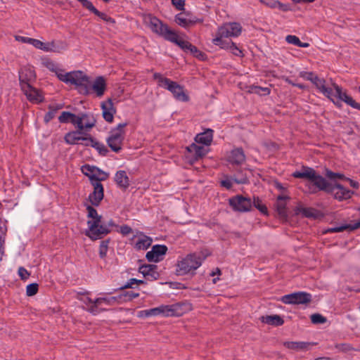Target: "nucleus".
Here are the masks:
<instances>
[{"label": "nucleus", "instance_id": "79ce46f5", "mask_svg": "<svg viewBox=\"0 0 360 360\" xmlns=\"http://www.w3.org/2000/svg\"><path fill=\"white\" fill-rule=\"evenodd\" d=\"M249 91L250 93L257 94L259 95H269L271 92V90L267 87H261L252 85L250 86Z\"/></svg>", "mask_w": 360, "mask_h": 360}, {"label": "nucleus", "instance_id": "de8ad7c7", "mask_svg": "<svg viewBox=\"0 0 360 360\" xmlns=\"http://www.w3.org/2000/svg\"><path fill=\"white\" fill-rule=\"evenodd\" d=\"M70 117H75V114L70 112L63 111L58 117V121L60 123L70 122Z\"/></svg>", "mask_w": 360, "mask_h": 360}, {"label": "nucleus", "instance_id": "8fccbe9b", "mask_svg": "<svg viewBox=\"0 0 360 360\" xmlns=\"http://www.w3.org/2000/svg\"><path fill=\"white\" fill-rule=\"evenodd\" d=\"M70 122L76 125L78 129L83 130V122H82L81 114L76 115L75 117H70Z\"/></svg>", "mask_w": 360, "mask_h": 360}, {"label": "nucleus", "instance_id": "aec40b11", "mask_svg": "<svg viewBox=\"0 0 360 360\" xmlns=\"http://www.w3.org/2000/svg\"><path fill=\"white\" fill-rule=\"evenodd\" d=\"M158 266L155 264H143L141 265L139 271L149 281H155L158 279L160 274L157 271Z\"/></svg>", "mask_w": 360, "mask_h": 360}, {"label": "nucleus", "instance_id": "5701e85b", "mask_svg": "<svg viewBox=\"0 0 360 360\" xmlns=\"http://www.w3.org/2000/svg\"><path fill=\"white\" fill-rule=\"evenodd\" d=\"M22 91L26 95L27 99L31 102L40 103L43 101L44 97L41 92L30 85L28 89H23Z\"/></svg>", "mask_w": 360, "mask_h": 360}, {"label": "nucleus", "instance_id": "c85d7f7f", "mask_svg": "<svg viewBox=\"0 0 360 360\" xmlns=\"http://www.w3.org/2000/svg\"><path fill=\"white\" fill-rule=\"evenodd\" d=\"M190 14L188 12H184L176 14L175 15L176 23L183 27H188L190 25H194L196 21L195 20L188 18L187 17Z\"/></svg>", "mask_w": 360, "mask_h": 360}, {"label": "nucleus", "instance_id": "0e129e2a", "mask_svg": "<svg viewBox=\"0 0 360 360\" xmlns=\"http://www.w3.org/2000/svg\"><path fill=\"white\" fill-rule=\"evenodd\" d=\"M316 75L312 72H300V76L303 79L311 81Z\"/></svg>", "mask_w": 360, "mask_h": 360}, {"label": "nucleus", "instance_id": "4468645a", "mask_svg": "<svg viewBox=\"0 0 360 360\" xmlns=\"http://www.w3.org/2000/svg\"><path fill=\"white\" fill-rule=\"evenodd\" d=\"M316 87L325 96L329 98L330 101L333 102V103L339 107L341 106L338 102H335L332 98L333 96V89L329 87L326 86V80L323 78H319L317 75H315L313 77V79L311 81Z\"/></svg>", "mask_w": 360, "mask_h": 360}, {"label": "nucleus", "instance_id": "393cba45", "mask_svg": "<svg viewBox=\"0 0 360 360\" xmlns=\"http://www.w3.org/2000/svg\"><path fill=\"white\" fill-rule=\"evenodd\" d=\"M315 345L314 342H292V341H287L283 342V345L292 350L295 351H307L309 349L310 346Z\"/></svg>", "mask_w": 360, "mask_h": 360}, {"label": "nucleus", "instance_id": "6e6d98bb", "mask_svg": "<svg viewBox=\"0 0 360 360\" xmlns=\"http://www.w3.org/2000/svg\"><path fill=\"white\" fill-rule=\"evenodd\" d=\"M77 1L82 4V5L84 8H86L87 10H89V11H91L93 13L96 10V8L89 0H77Z\"/></svg>", "mask_w": 360, "mask_h": 360}, {"label": "nucleus", "instance_id": "bb28decb", "mask_svg": "<svg viewBox=\"0 0 360 360\" xmlns=\"http://www.w3.org/2000/svg\"><path fill=\"white\" fill-rule=\"evenodd\" d=\"M91 89L98 97L103 96L106 89V83L104 78L101 76L96 77Z\"/></svg>", "mask_w": 360, "mask_h": 360}, {"label": "nucleus", "instance_id": "f8f14e48", "mask_svg": "<svg viewBox=\"0 0 360 360\" xmlns=\"http://www.w3.org/2000/svg\"><path fill=\"white\" fill-rule=\"evenodd\" d=\"M311 174L313 176L309 178V181L313 184V185L317 187L319 190L323 191L327 193L333 192L332 184L329 183L322 176L316 174V171L314 169L311 172Z\"/></svg>", "mask_w": 360, "mask_h": 360}, {"label": "nucleus", "instance_id": "cd10ccee", "mask_svg": "<svg viewBox=\"0 0 360 360\" xmlns=\"http://www.w3.org/2000/svg\"><path fill=\"white\" fill-rule=\"evenodd\" d=\"M169 37L167 38V41H171L177 46H179L185 52H188L189 44H191L188 41H185L179 37L177 33L173 30Z\"/></svg>", "mask_w": 360, "mask_h": 360}, {"label": "nucleus", "instance_id": "680f3d73", "mask_svg": "<svg viewBox=\"0 0 360 360\" xmlns=\"http://www.w3.org/2000/svg\"><path fill=\"white\" fill-rule=\"evenodd\" d=\"M285 40L288 43L297 46L300 43V39L295 35H288L285 37Z\"/></svg>", "mask_w": 360, "mask_h": 360}, {"label": "nucleus", "instance_id": "5fc2aeb1", "mask_svg": "<svg viewBox=\"0 0 360 360\" xmlns=\"http://www.w3.org/2000/svg\"><path fill=\"white\" fill-rule=\"evenodd\" d=\"M143 283H145V281L143 280H139V279H136V278H131V279H129V281L127 282V283L126 285H124L122 287H120V289L123 290L125 288H132V285H134V284H143Z\"/></svg>", "mask_w": 360, "mask_h": 360}, {"label": "nucleus", "instance_id": "e2e57ef3", "mask_svg": "<svg viewBox=\"0 0 360 360\" xmlns=\"http://www.w3.org/2000/svg\"><path fill=\"white\" fill-rule=\"evenodd\" d=\"M123 296L126 298V301H130L136 297H138L139 296V294L138 292H134L133 291H129L123 294Z\"/></svg>", "mask_w": 360, "mask_h": 360}, {"label": "nucleus", "instance_id": "e433bc0d", "mask_svg": "<svg viewBox=\"0 0 360 360\" xmlns=\"http://www.w3.org/2000/svg\"><path fill=\"white\" fill-rule=\"evenodd\" d=\"M152 243V239L147 236H142L140 237L136 244H135V248L136 250H146L148 249Z\"/></svg>", "mask_w": 360, "mask_h": 360}, {"label": "nucleus", "instance_id": "37998d69", "mask_svg": "<svg viewBox=\"0 0 360 360\" xmlns=\"http://www.w3.org/2000/svg\"><path fill=\"white\" fill-rule=\"evenodd\" d=\"M91 147L94 148L101 155L105 156L108 153V150L105 146L103 143L97 141L96 139L93 142Z\"/></svg>", "mask_w": 360, "mask_h": 360}, {"label": "nucleus", "instance_id": "a19ab883", "mask_svg": "<svg viewBox=\"0 0 360 360\" xmlns=\"http://www.w3.org/2000/svg\"><path fill=\"white\" fill-rule=\"evenodd\" d=\"M256 207L261 213L264 214H268V210L266 206L262 203V200L259 197H254L253 202H252V206Z\"/></svg>", "mask_w": 360, "mask_h": 360}, {"label": "nucleus", "instance_id": "c756f323", "mask_svg": "<svg viewBox=\"0 0 360 360\" xmlns=\"http://www.w3.org/2000/svg\"><path fill=\"white\" fill-rule=\"evenodd\" d=\"M260 320L262 323L274 326H280L284 323L283 318L277 314L262 316Z\"/></svg>", "mask_w": 360, "mask_h": 360}, {"label": "nucleus", "instance_id": "864d4df0", "mask_svg": "<svg viewBox=\"0 0 360 360\" xmlns=\"http://www.w3.org/2000/svg\"><path fill=\"white\" fill-rule=\"evenodd\" d=\"M82 135L84 139H82V141H83V143H80V144L84 146H91L95 139L87 133H84Z\"/></svg>", "mask_w": 360, "mask_h": 360}, {"label": "nucleus", "instance_id": "7ed1b4c3", "mask_svg": "<svg viewBox=\"0 0 360 360\" xmlns=\"http://www.w3.org/2000/svg\"><path fill=\"white\" fill-rule=\"evenodd\" d=\"M205 258L196 252L187 255L176 263L175 274L177 276L195 275V270L201 266Z\"/></svg>", "mask_w": 360, "mask_h": 360}, {"label": "nucleus", "instance_id": "1a4fd4ad", "mask_svg": "<svg viewBox=\"0 0 360 360\" xmlns=\"http://www.w3.org/2000/svg\"><path fill=\"white\" fill-rule=\"evenodd\" d=\"M229 203L234 211L240 212L250 211L252 207L251 199L241 195H237L229 198Z\"/></svg>", "mask_w": 360, "mask_h": 360}, {"label": "nucleus", "instance_id": "9b49d317", "mask_svg": "<svg viewBox=\"0 0 360 360\" xmlns=\"http://www.w3.org/2000/svg\"><path fill=\"white\" fill-rule=\"evenodd\" d=\"M36 74L30 67H23L19 71V81L21 89H28L35 81Z\"/></svg>", "mask_w": 360, "mask_h": 360}, {"label": "nucleus", "instance_id": "338daca9", "mask_svg": "<svg viewBox=\"0 0 360 360\" xmlns=\"http://www.w3.org/2000/svg\"><path fill=\"white\" fill-rule=\"evenodd\" d=\"M226 179L221 180L220 181V184L222 187L226 188V189L229 190L232 188L233 184L231 179L228 178V176H226Z\"/></svg>", "mask_w": 360, "mask_h": 360}, {"label": "nucleus", "instance_id": "2eb2a0df", "mask_svg": "<svg viewBox=\"0 0 360 360\" xmlns=\"http://www.w3.org/2000/svg\"><path fill=\"white\" fill-rule=\"evenodd\" d=\"M332 86L335 90V96L339 100L345 102L352 108L360 110V103L356 102L351 96H348L346 92H343L342 87L335 83H333Z\"/></svg>", "mask_w": 360, "mask_h": 360}, {"label": "nucleus", "instance_id": "49530a36", "mask_svg": "<svg viewBox=\"0 0 360 360\" xmlns=\"http://www.w3.org/2000/svg\"><path fill=\"white\" fill-rule=\"evenodd\" d=\"M94 14H95L96 15H97L101 19H102L108 23L114 24L115 22V20L112 18L108 16L105 13L99 11L97 8L94 11Z\"/></svg>", "mask_w": 360, "mask_h": 360}, {"label": "nucleus", "instance_id": "4d7b16f0", "mask_svg": "<svg viewBox=\"0 0 360 360\" xmlns=\"http://www.w3.org/2000/svg\"><path fill=\"white\" fill-rule=\"evenodd\" d=\"M153 78L155 79H157L158 81V84L160 86H162L163 87L165 86L166 85V82H165V80H170L168 78H166V77H163L162 76V75L160 73H158V72H155L154 75H153Z\"/></svg>", "mask_w": 360, "mask_h": 360}, {"label": "nucleus", "instance_id": "a18cd8bd", "mask_svg": "<svg viewBox=\"0 0 360 360\" xmlns=\"http://www.w3.org/2000/svg\"><path fill=\"white\" fill-rule=\"evenodd\" d=\"M311 321L314 324L325 323L327 319L320 314H314L311 316Z\"/></svg>", "mask_w": 360, "mask_h": 360}, {"label": "nucleus", "instance_id": "bf43d9fd", "mask_svg": "<svg viewBox=\"0 0 360 360\" xmlns=\"http://www.w3.org/2000/svg\"><path fill=\"white\" fill-rule=\"evenodd\" d=\"M345 230H347V226H345V225H342L340 226L328 229L325 230L323 233H328L342 232Z\"/></svg>", "mask_w": 360, "mask_h": 360}, {"label": "nucleus", "instance_id": "20e7f679", "mask_svg": "<svg viewBox=\"0 0 360 360\" xmlns=\"http://www.w3.org/2000/svg\"><path fill=\"white\" fill-rule=\"evenodd\" d=\"M127 124V122L120 123L110 131V135L107 138L106 142L113 152L119 153L122 150L125 136L124 127Z\"/></svg>", "mask_w": 360, "mask_h": 360}, {"label": "nucleus", "instance_id": "f3484780", "mask_svg": "<svg viewBox=\"0 0 360 360\" xmlns=\"http://www.w3.org/2000/svg\"><path fill=\"white\" fill-rule=\"evenodd\" d=\"M241 26L238 22H231L220 27L219 34L225 37H238L241 33Z\"/></svg>", "mask_w": 360, "mask_h": 360}, {"label": "nucleus", "instance_id": "f03ea898", "mask_svg": "<svg viewBox=\"0 0 360 360\" xmlns=\"http://www.w3.org/2000/svg\"><path fill=\"white\" fill-rule=\"evenodd\" d=\"M88 211V217L93 219L92 221H88L87 224L89 231L86 232V236L93 240L103 238L105 236L110 233V229L105 224L101 223V216L98 214L96 210L91 205L86 207Z\"/></svg>", "mask_w": 360, "mask_h": 360}, {"label": "nucleus", "instance_id": "b1692460", "mask_svg": "<svg viewBox=\"0 0 360 360\" xmlns=\"http://www.w3.org/2000/svg\"><path fill=\"white\" fill-rule=\"evenodd\" d=\"M83 134H84V132L83 130L80 129L70 131L65 135L64 140L68 144L70 145L80 144L79 141H82V139H84L82 135Z\"/></svg>", "mask_w": 360, "mask_h": 360}, {"label": "nucleus", "instance_id": "13d9d810", "mask_svg": "<svg viewBox=\"0 0 360 360\" xmlns=\"http://www.w3.org/2000/svg\"><path fill=\"white\" fill-rule=\"evenodd\" d=\"M172 4L178 10L184 11L185 6V0H171Z\"/></svg>", "mask_w": 360, "mask_h": 360}, {"label": "nucleus", "instance_id": "39448f33", "mask_svg": "<svg viewBox=\"0 0 360 360\" xmlns=\"http://www.w3.org/2000/svg\"><path fill=\"white\" fill-rule=\"evenodd\" d=\"M146 316L163 315L165 316H180L182 314L181 305L179 303L171 305H161L158 307L142 311Z\"/></svg>", "mask_w": 360, "mask_h": 360}, {"label": "nucleus", "instance_id": "423d86ee", "mask_svg": "<svg viewBox=\"0 0 360 360\" xmlns=\"http://www.w3.org/2000/svg\"><path fill=\"white\" fill-rule=\"evenodd\" d=\"M145 22L153 32L163 37L165 40L172 32L167 24H165L160 19L152 15H148L145 18Z\"/></svg>", "mask_w": 360, "mask_h": 360}, {"label": "nucleus", "instance_id": "774afa93", "mask_svg": "<svg viewBox=\"0 0 360 360\" xmlns=\"http://www.w3.org/2000/svg\"><path fill=\"white\" fill-rule=\"evenodd\" d=\"M18 274H19V276H20L21 279H22V280L27 279L30 276L29 272L24 267L19 268Z\"/></svg>", "mask_w": 360, "mask_h": 360}, {"label": "nucleus", "instance_id": "ddd939ff", "mask_svg": "<svg viewBox=\"0 0 360 360\" xmlns=\"http://www.w3.org/2000/svg\"><path fill=\"white\" fill-rule=\"evenodd\" d=\"M94 191L89 195V200L93 206H98L104 197V188L101 183L96 182L91 184Z\"/></svg>", "mask_w": 360, "mask_h": 360}, {"label": "nucleus", "instance_id": "c03bdc74", "mask_svg": "<svg viewBox=\"0 0 360 360\" xmlns=\"http://www.w3.org/2000/svg\"><path fill=\"white\" fill-rule=\"evenodd\" d=\"M110 243V238L106 240H103L101 242L99 246V256L101 258L103 259L106 257V254L108 250V244Z\"/></svg>", "mask_w": 360, "mask_h": 360}, {"label": "nucleus", "instance_id": "3c124183", "mask_svg": "<svg viewBox=\"0 0 360 360\" xmlns=\"http://www.w3.org/2000/svg\"><path fill=\"white\" fill-rule=\"evenodd\" d=\"M228 50H229L233 55H235L236 56H240V57L243 56L242 50L240 48H238L236 46V44L235 43H233V41L229 45Z\"/></svg>", "mask_w": 360, "mask_h": 360}, {"label": "nucleus", "instance_id": "f704fd0d", "mask_svg": "<svg viewBox=\"0 0 360 360\" xmlns=\"http://www.w3.org/2000/svg\"><path fill=\"white\" fill-rule=\"evenodd\" d=\"M231 179L237 184H245L248 183V177L246 169H238L231 177Z\"/></svg>", "mask_w": 360, "mask_h": 360}, {"label": "nucleus", "instance_id": "4be33fe9", "mask_svg": "<svg viewBox=\"0 0 360 360\" xmlns=\"http://www.w3.org/2000/svg\"><path fill=\"white\" fill-rule=\"evenodd\" d=\"M245 160V155L242 148L232 150L228 156V161L233 165H241Z\"/></svg>", "mask_w": 360, "mask_h": 360}, {"label": "nucleus", "instance_id": "dca6fc26", "mask_svg": "<svg viewBox=\"0 0 360 360\" xmlns=\"http://www.w3.org/2000/svg\"><path fill=\"white\" fill-rule=\"evenodd\" d=\"M333 192L328 193L334 196L339 201L349 199L354 192L345 188L342 184L335 183L333 184Z\"/></svg>", "mask_w": 360, "mask_h": 360}, {"label": "nucleus", "instance_id": "c9c22d12", "mask_svg": "<svg viewBox=\"0 0 360 360\" xmlns=\"http://www.w3.org/2000/svg\"><path fill=\"white\" fill-rule=\"evenodd\" d=\"M82 122H83V130L91 129L96 125V120L94 115L89 113H81Z\"/></svg>", "mask_w": 360, "mask_h": 360}, {"label": "nucleus", "instance_id": "a878e982", "mask_svg": "<svg viewBox=\"0 0 360 360\" xmlns=\"http://www.w3.org/2000/svg\"><path fill=\"white\" fill-rule=\"evenodd\" d=\"M115 181L117 186L123 190L128 188L130 185L129 176L124 170H119L116 172Z\"/></svg>", "mask_w": 360, "mask_h": 360}, {"label": "nucleus", "instance_id": "ea45409f", "mask_svg": "<svg viewBox=\"0 0 360 360\" xmlns=\"http://www.w3.org/2000/svg\"><path fill=\"white\" fill-rule=\"evenodd\" d=\"M49 45H50V46H49V51H51V52L59 53L61 51L66 49V48H67L66 43L61 41H59L57 42L52 41L49 42Z\"/></svg>", "mask_w": 360, "mask_h": 360}, {"label": "nucleus", "instance_id": "0eeeda50", "mask_svg": "<svg viewBox=\"0 0 360 360\" xmlns=\"http://www.w3.org/2000/svg\"><path fill=\"white\" fill-rule=\"evenodd\" d=\"M83 174L88 176L91 184L105 181L109 177V174L95 167L85 165L82 166Z\"/></svg>", "mask_w": 360, "mask_h": 360}, {"label": "nucleus", "instance_id": "a211bd4d", "mask_svg": "<svg viewBox=\"0 0 360 360\" xmlns=\"http://www.w3.org/2000/svg\"><path fill=\"white\" fill-rule=\"evenodd\" d=\"M102 115L103 119L111 123L114 119V115L116 113V109L113 106L112 100L108 98L107 101L101 103Z\"/></svg>", "mask_w": 360, "mask_h": 360}, {"label": "nucleus", "instance_id": "052dcab7", "mask_svg": "<svg viewBox=\"0 0 360 360\" xmlns=\"http://www.w3.org/2000/svg\"><path fill=\"white\" fill-rule=\"evenodd\" d=\"M335 348L338 349L339 351L342 352H349L352 349V347L350 345L342 343V344H337L335 345Z\"/></svg>", "mask_w": 360, "mask_h": 360}, {"label": "nucleus", "instance_id": "72a5a7b5", "mask_svg": "<svg viewBox=\"0 0 360 360\" xmlns=\"http://www.w3.org/2000/svg\"><path fill=\"white\" fill-rule=\"evenodd\" d=\"M295 214H302L304 217L307 218H316L318 217V211L312 207H297L295 210Z\"/></svg>", "mask_w": 360, "mask_h": 360}, {"label": "nucleus", "instance_id": "6ab92c4d", "mask_svg": "<svg viewBox=\"0 0 360 360\" xmlns=\"http://www.w3.org/2000/svg\"><path fill=\"white\" fill-rule=\"evenodd\" d=\"M167 251V247L165 245H155L152 250L146 253V257L148 262H158L160 260V256L165 255Z\"/></svg>", "mask_w": 360, "mask_h": 360}, {"label": "nucleus", "instance_id": "603ef678", "mask_svg": "<svg viewBox=\"0 0 360 360\" xmlns=\"http://www.w3.org/2000/svg\"><path fill=\"white\" fill-rule=\"evenodd\" d=\"M326 176L330 179H344L345 180L346 176L341 173H335L333 172L329 169L326 170Z\"/></svg>", "mask_w": 360, "mask_h": 360}, {"label": "nucleus", "instance_id": "473e14b6", "mask_svg": "<svg viewBox=\"0 0 360 360\" xmlns=\"http://www.w3.org/2000/svg\"><path fill=\"white\" fill-rule=\"evenodd\" d=\"M62 103H55L49 105V111L45 114L44 120L46 123L49 122L56 115L57 112L63 108Z\"/></svg>", "mask_w": 360, "mask_h": 360}, {"label": "nucleus", "instance_id": "f257e3e1", "mask_svg": "<svg viewBox=\"0 0 360 360\" xmlns=\"http://www.w3.org/2000/svg\"><path fill=\"white\" fill-rule=\"evenodd\" d=\"M59 80L66 83L74 84L78 92L83 95L90 94L91 82L89 77L82 71L77 70L66 73H56Z\"/></svg>", "mask_w": 360, "mask_h": 360}, {"label": "nucleus", "instance_id": "58836bf2", "mask_svg": "<svg viewBox=\"0 0 360 360\" xmlns=\"http://www.w3.org/2000/svg\"><path fill=\"white\" fill-rule=\"evenodd\" d=\"M313 171V169L308 167H303V171H296L293 172L292 176L295 178H299V179H306L309 180V178H311L312 176L311 172Z\"/></svg>", "mask_w": 360, "mask_h": 360}, {"label": "nucleus", "instance_id": "09e8293b", "mask_svg": "<svg viewBox=\"0 0 360 360\" xmlns=\"http://www.w3.org/2000/svg\"><path fill=\"white\" fill-rule=\"evenodd\" d=\"M39 285L37 283H31L27 286L26 294L27 296H33L38 292Z\"/></svg>", "mask_w": 360, "mask_h": 360}, {"label": "nucleus", "instance_id": "69168bd1", "mask_svg": "<svg viewBox=\"0 0 360 360\" xmlns=\"http://www.w3.org/2000/svg\"><path fill=\"white\" fill-rule=\"evenodd\" d=\"M260 1L271 8H276V4H278V1L277 0H260Z\"/></svg>", "mask_w": 360, "mask_h": 360}, {"label": "nucleus", "instance_id": "2f4dec72", "mask_svg": "<svg viewBox=\"0 0 360 360\" xmlns=\"http://www.w3.org/2000/svg\"><path fill=\"white\" fill-rule=\"evenodd\" d=\"M212 42L214 45L219 46L223 49L228 50L232 41L229 39V37L221 35L219 34V30H218L217 37L216 38L213 39Z\"/></svg>", "mask_w": 360, "mask_h": 360}, {"label": "nucleus", "instance_id": "7c9ffc66", "mask_svg": "<svg viewBox=\"0 0 360 360\" xmlns=\"http://www.w3.org/2000/svg\"><path fill=\"white\" fill-rule=\"evenodd\" d=\"M212 130L207 129V131L200 133L195 137V141L198 143H202L205 146H209L213 138Z\"/></svg>", "mask_w": 360, "mask_h": 360}, {"label": "nucleus", "instance_id": "6e6552de", "mask_svg": "<svg viewBox=\"0 0 360 360\" xmlns=\"http://www.w3.org/2000/svg\"><path fill=\"white\" fill-rule=\"evenodd\" d=\"M282 302L289 304H304L311 302V295L306 292H296L281 298Z\"/></svg>", "mask_w": 360, "mask_h": 360}, {"label": "nucleus", "instance_id": "412c9836", "mask_svg": "<svg viewBox=\"0 0 360 360\" xmlns=\"http://www.w3.org/2000/svg\"><path fill=\"white\" fill-rule=\"evenodd\" d=\"M187 150L192 155L191 160V162L192 163L201 159L207 153V150L205 149L204 146H200L195 143H192L190 146H188L187 147Z\"/></svg>", "mask_w": 360, "mask_h": 360}, {"label": "nucleus", "instance_id": "4c0bfd02", "mask_svg": "<svg viewBox=\"0 0 360 360\" xmlns=\"http://www.w3.org/2000/svg\"><path fill=\"white\" fill-rule=\"evenodd\" d=\"M276 207L279 219L283 221H287L288 216L287 213L286 203L284 202H277Z\"/></svg>", "mask_w": 360, "mask_h": 360}, {"label": "nucleus", "instance_id": "9d476101", "mask_svg": "<svg viewBox=\"0 0 360 360\" xmlns=\"http://www.w3.org/2000/svg\"><path fill=\"white\" fill-rule=\"evenodd\" d=\"M165 82H166L165 88L172 94L176 100L182 102H188L189 101V96L186 94L183 86L171 79L165 80Z\"/></svg>", "mask_w": 360, "mask_h": 360}]
</instances>
